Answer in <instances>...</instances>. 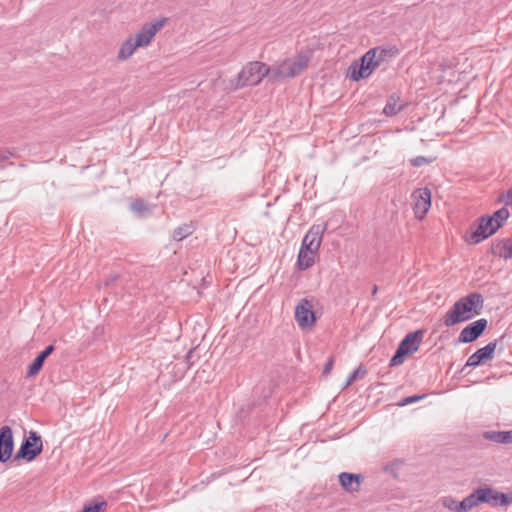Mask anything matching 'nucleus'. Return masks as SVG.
<instances>
[{
  "mask_svg": "<svg viewBox=\"0 0 512 512\" xmlns=\"http://www.w3.org/2000/svg\"><path fill=\"white\" fill-rule=\"evenodd\" d=\"M484 307V298L478 292L470 293L457 300L446 313L444 324L452 327L458 323L470 320L475 315H479Z\"/></svg>",
  "mask_w": 512,
  "mask_h": 512,
  "instance_id": "1",
  "label": "nucleus"
},
{
  "mask_svg": "<svg viewBox=\"0 0 512 512\" xmlns=\"http://www.w3.org/2000/svg\"><path fill=\"white\" fill-rule=\"evenodd\" d=\"M311 61V52H299L271 69V79L293 78L300 75Z\"/></svg>",
  "mask_w": 512,
  "mask_h": 512,
  "instance_id": "2",
  "label": "nucleus"
},
{
  "mask_svg": "<svg viewBox=\"0 0 512 512\" xmlns=\"http://www.w3.org/2000/svg\"><path fill=\"white\" fill-rule=\"evenodd\" d=\"M270 72L271 68L265 63L250 62L238 74L236 88L258 85Z\"/></svg>",
  "mask_w": 512,
  "mask_h": 512,
  "instance_id": "3",
  "label": "nucleus"
},
{
  "mask_svg": "<svg viewBox=\"0 0 512 512\" xmlns=\"http://www.w3.org/2000/svg\"><path fill=\"white\" fill-rule=\"evenodd\" d=\"M43 451V442L41 436L36 431H30L20 445L15 454L14 461L26 460L31 462L35 460Z\"/></svg>",
  "mask_w": 512,
  "mask_h": 512,
  "instance_id": "4",
  "label": "nucleus"
},
{
  "mask_svg": "<svg viewBox=\"0 0 512 512\" xmlns=\"http://www.w3.org/2000/svg\"><path fill=\"white\" fill-rule=\"evenodd\" d=\"M478 225L474 231L466 238V241L471 244H478L481 241L494 235L499 227L492 221L488 215H483L477 219Z\"/></svg>",
  "mask_w": 512,
  "mask_h": 512,
  "instance_id": "5",
  "label": "nucleus"
},
{
  "mask_svg": "<svg viewBox=\"0 0 512 512\" xmlns=\"http://www.w3.org/2000/svg\"><path fill=\"white\" fill-rule=\"evenodd\" d=\"M295 319L301 328L312 327L316 322L315 312L312 304L306 298L300 300L295 308Z\"/></svg>",
  "mask_w": 512,
  "mask_h": 512,
  "instance_id": "6",
  "label": "nucleus"
},
{
  "mask_svg": "<svg viewBox=\"0 0 512 512\" xmlns=\"http://www.w3.org/2000/svg\"><path fill=\"white\" fill-rule=\"evenodd\" d=\"M167 18H161L152 23H145L135 36L136 46L144 47L150 44L155 34L165 25Z\"/></svg>",
  "mask_w": 512,
  "mask_h": 512,
  "instance_id": "7",
  "label": "nucleus"
},
{
  "mask_svg": "<svg viewBox=\"0 0 512 512\" xmlns=\"http://www.w3.org/2000/svg\"><path fill=\"white\" fill-rule=\"evenodd\" d=\"M488 321L485 318L478 319L462 329L458 342L471 343L476 341L486 330Z\"/></svg>",
  "mask_w": 512,
  "mask_h": 512,
  "instance_id": "8",
  "label": "nucleus"
},
{
  "mask_svg": "<svg viewBox=\"0 0 512 512\" xmlns=\"http://www.w3.org/2000/svg\"><path fill=\"white\" fill-rule=\"evenodd\" d=\"M475 499H477V504L487 503L492 506H502V502H506V494L503 492H499L489 486L480 487L476 489L474 492Z\"/></svg>",
  "mask_w": 512,
  "mask_h": 512,
  "instance_id": "9",
  "label": "nucleus"
},
{
  "mask_svg": "<svg viewBox=\"0 0 512 512\" xmlns=\"http://www.w3.org/2000/svg\"><path fill=\"white\" fill-rule=\"evenodd\" d=\"M412 197L414 198L413 210L416 218L423 219L431 207V190L427 187L416 190Z\"/></svg>",
  "mask_w": 512,
  "mask_h": 512,
  "instance_id": "10",
  "label": "nucleus"
},
{
  "mask_svg": "<svg viewBox=\"0 0 512 512\" xmlns=\"http://www.w3.org/2000/svg\"><path fill=\"white\" fill-rule=\"evenodd\" d=\"M498 339L489 342L486 346L478 349L474 352L467 360L465 367H477L485 363L486 361L492 360L497 347Z\"/></svg>",
  "mask_w": 512,
  "mask_h": 512,
  "instance_id": "11",
  "label": "nucleus"
},
{
  "mask_svg": "<svg viewBox=\"0 0 512 512\" xmlns=\"http://www.w3.org/2000/svg\"><path fill=\"white\" fill-rule=\"evenodd\" d=\"M14 440L12 429L9 426L0 428V462L5 463L12 457Z\"/></svg>",
  "mask_w": 512,
  "mask_h": 512,
  "instance_id": "12",
  "label": "nucleus"
},
{
  "mask_svg": "<svg viewBox=\"0 0 512 512\" xmlns=\"http://www.w3.org/2000/svg\"><path fill=\"white\" fill-rule=\"evenodd\" d=\"M327 225V223L324 225H313L304 236L301 247L308 250L318 251L322 242V235L326 230Z\"/></svg>",
  "mask_w": 512,
  "mask_h": 512,
  "instance_id": "13",
  "label": "nucleus"
},
{
  "mask_svg": "<svg viewBox=\"0 0 512 512\" xmlns=\"http://www.w3.org/2000/svg\"><path fill=\"white\" fill-rule=\"evenodd\" d=\"M341 487L349 492L354 493L360 490V486L364 480L362 474L342 472L338 475Z\"/></svg>",
  "mask_w": 512,
  "mask_h": 512,
  "instance_id": "14",
  "label": "nucleus"
},
{
  "mask_svg": "<svg viewBox=\"0 0 512 512\" xmlns=\"http://www.w3.org/2000/svg\"><path fill=\"white\" fill-rule=\"evenodd\" d=\"M423 332L420 330L408 333L400 342L398 348L405 352L408 356L416 352L421 344Z\"/></svg>",
  "mask_w": 512,
  "mask_h": 512,
  "instance_id": "15",
  "label": "nucleus"
},
{
  "mask_svg": "<svg viewBox=\"0 0 512 512\" xmlns=\"http://www.w3.org/2000/svg\"><path fill=\"white\" fill-rule=\"evenodd\" d=\"M54 350L55 347L51 344L48 345L43 351H41L28 366L26 377L30 378L36 376L42 369L45 360L53 353Z\"/></svg>",
  "mask_w": 512,
  "mask_h": 512,
  "instance_id": "16",
  "label": "nucleus"
},
{
  "mask_svg": "<svg viewBox=\"0 0 512 512\" xmlns=\"http://www.w3.org/2000/svg\"><path fill=\"white\" fill-rule=\"evenodd\" d=\"M491 253L494 256L503 259H511L512 258V239H501L496 240L491 245Z\"/></svg>",
  "mask_w": 512,
  "mask_h": 512,
  "instance_id": "17",
  "label": "nucleus"
},
{
  "mask_svg": "<svg viewBox=\"0 0 512 512\" xmlns=\"http://www.w3.org/2000/svg\"><path fill=\"white\" fill-rule=\"evenodd\" d=\"M483 438L500 444H512V429L509 431H485Z\"/></svg>",
  "mask_w": 512,
  "mask_h": 512,
  "instance_id": "18",
  "label": "nucleus"
},
{
  "mask_svg": "<svg viewBox=\"0 0 512 512\" xmlns=\"http://www.w3.org/2000/svg\"><path fill=\"white\" fill-rule=\"evenodd\" d=\"M349 74L350 78L354 81H359L361 79H365L369 77L373 72L370 67L364 65L361 61L360 63L354 62L349 66Z\"/></svg>",
  "mask_w": 512,
  "mask_h": 512,
  "instance_id": "19",
  "label": "nucleus"
},
{
  "mask_svg": "<svg viewBox=\"0 0 512 512\" xmlns=\"http://www.w3.org/2000/svg\"><path fill=\"white\" fill-rule=\"evenodd\" d=\"M316 252L317 251L308 250L301 247L298 254L297 267L300 270H306L310 268L314 264V255Z\"/></svg>",
  "mask_w": 512,
  "mask_h": 512,
  "instance_id": "20",
  "label": "nucleus"
},
{
  "mask_svg": "<svg viewBox=\"0 0 512 512\" xmlns=\"http://www.w3.org/2000/svg\"><path fill=\"white\" fill-rule=\"evenodd\" d=\"M399 101H400V96L398 94L394 93L391 96H389L387 103L383 109V113L386 116H390V117L397 115L405 107L404 104H398Z\"/></svg>",
  "mask_w": 512,
  "mask_h": 512,
  "instance_id": "21",
  "label": "nucleus"
},
{
  "mask_svg": "<svg viewBox=\"0 0 512 512\" xmlns=\"http://www.w3.org/2000/svg\"><path fill=\"white\" fill-rule=\"evenodd\" d=\"M137 48H139V46H136V42H133L132 38H128L126 41L122 43L119 49L117 56L118 59L122 61L128 59Z\"/></svg>",
  "mask_w": 512,
  "mask_h": 512,
  "instance_id": "22",
  "label": "nucleus"
},
{
  "mask_svg": "<svg viewBox=\"0 0 512 512\" xmlns=\"http://www.w3.org/2000/svg\"><path fill=\"white\" fill-rule=\"evenodd\" d=\"M372 50H375V56L377 57V62L380 65L382 62L386 61L388 58L394 57L398 50L394 47L392 48H382V47H375L372 48Z\"/></svg>",
  "mask_w": 512,
  "mask_h": 512,
  "instance_id": "23",
  "label": "nucleus"
},
{
  "mask_svg": "<svg viewBox=\"0 0 512 512\" xmlns=\"http://www.w3.org/2000/svg\"><path fill=\"white\" fill-rule=\"evenodd\" d=\"M509 216L510 212L506 207H502L496 210L492 215H488V217L492 218V221L497 225V227H499V229L504 226Z\"/></svg>",
  "mask_w": 512,
  "mask_h": 512,
  "instance_id": "24",
  "label": "nucleus"
},
{
  "mask_svg": "<svg viewBox=\"0 0 512 512\" xmlns=\"http://www.w3.org/2000/svg\"><path fill=\"white\" fill-rule=\"evenodd\" d=\"M476 506H478L477 499H475L474 493L472 492L462 501H457L456 512H467Z\"/></svg>",
  "mask_w": 512,
  "mask_h": 512,
  "instance_id": "25",
  "label": "nucleus"
},
{
  "mask_svg": "<svg viewBox=\"0 0 512 512\" xmlns=\"http://www.w3.org/2000/svg\"><path fill=\"white\" fill-rule=\"evenodd\" d=\"M194 229L195 228L192 223L183 224L173 231V239L176 241H181L187 236L191 235Z\"/></svg>",
  "mask_w": 512,
  "mask_h": 512,
  "instance_id": "26",
  "label": "nucleus"
},
{
  "mask_svg": "<svg viewBox=\"0 0 512 512\" xmlns=\"http://www.w3.org/2000/svg\"><path fill=\"white\" fill-rule=\"evenodd\" d=\"M375 53V50L370 49L360 58V61L367 67H370L372 72L379 66Z\"/></svg>",
  "mask_w": 512,
  "mask_h": 512,
  "instance_id": "27",
  "label": "nucleus"
},
{
  "mask_svg": "<svg viewBox=\"0 0 512 512\" xmlns=\"http://www.w3.org/2000/svg\"><path fill=\"white\" fill-rule=\"evenodd\" d=\"M108 507V503L105 500L97 502H89L84 505L82 512H105Z\"/></svg>",
  "mask_w": 512,
  "mask_h": 512,
  "instance_id": "28",
  "label": "nucleus"
},
{
  "mask_svg": "<svg viewBox=\"0 0 512 512\" xmlns=\"http://www.w3.org/2000/svg\"><path fill=\"white\" fill-rule=\"evenodd\" d=\"M367 373V370L364 366L360 365L357 369H355L346 380L345 387L350 386L352 383H354L357 379L363 378Z\"/></svg>",
  "mask_w": 512,
  "mask_h": 512,
  "instance_id": "29",
  "label": "nucleus"
},
{
  "mask_svg": "<svg viewBox=\"0 0 512 512\" xmlns=\"http://www.w3.org/2000/svg\"><path fill=\"white\" fill-rule=\"evenodd\" d=\"M406 357H408V355L405 352H403L401 349L397 348L395 354L390 359L389 366L393 367V366L401 365L404 362Z\"/></svg>",
  "mask_w": 512,
  "mask_h": 512,
  "instance_id": "30",
  "label": "nucleus"
},
{
  "mask_svg": "<svg viewBox=\"0 0 512 512\" xmlns=\"http://www.w3.org/2000/svg\"><path fill=\"white\" fill-rule=\"evenodd\" d=\"M436 158L435 157H424V156H417L415 158H412L410 160V164L413 167H421L423 165L432 163Z\"/></svg>",
  "mask_w": 512,
  "mask_h": 512,
  "instance_id": "31",
  "label": "nucleus"
},
{
  "mask_svg": "<svg viewBox=\"0 0 512 512\" xmlns=\"http://www.w3.org/2000/svg\"><path fill=\"white\" fill-rule=\"evenodd\" d=\"M131 210L137 213H143L147 210V205L144 200L136 199L131 203Z\"/></svg>",
  "mask_w": 512,
  "mask_h": 512,
  "instance_id": "32",
  "label": "nucleus"
},
{
  "mask_svg": "<svg viewBox=\"0 0 512 512\" xmlns=\"http://www.w3.org/2000/svg\"><path fill=\"white\" fill-rule=\"evenodd\" d=\"M498 202L504 203L506 206H512V187L500 194Z\"/></svg>",
  "mask_w": 512,
  "mask_h": 512,
  "instance_id": "33",
  "label": "nucleus"
},
{
  "mask_svg": "<svg viewBox=\"0 0 512 512\" xmlns=\"http://www.w3.org/2000/svg\"><path fill=\"white\" fill-rule=\"evenodd\" d=\"M442 504L448 510L456 512L457 500L455 498L451 496L444 497L442 499Z\"/></svg>",
  "mask_w": 512,
  "mask_h": 512,
  "instance_id": "34",
  "label": "nucleus"
},
{
  "mask_svg": "<svg viewBox=\"0 0 512 512\" xmlns=\"http://www.w3.org/2000/svg\"><path fill=\"white\" fill-rule=\"evenodd\" d=\"M12 157H16V153L10 149L0 150V162L6 161Z\"/></svg>",
  "mask_w": 512,
  "mask_h": 512,
  "instance_id": "35",
  "label": "nucleus"
},
{
  "mask_svg": "<svg viewBox=\"0 0 512 512\" xmlns=\"http://www.w3.org/2000/svg\"><path fill=\"white\" fill-rule=\"evenodd\" d=\"M424 398V395H413V396H409V397H406L404 398L400 403L399 405L400 406H405V405H408V404H411V403H414L420 399Z\"/></svg>",
  "mask_w": 512,
  "mask_h": 512,
  "instance_id": "36",
  "label": "nucleus"
},
{
  "mask_svg": "<svg viewBox=\"0 0 512 512\" xmlns=\"http://www.w3.org/2000/svg\"><path fill=\"white\" fill-rule=\"evenodd\" d=\"M333 365H334V357L330 356L328 361L324 365L323 372H322L323 376H328L330 374V372L333 369Z\"/></svg>",
  "mask_w": 512,
  "mask_h": 512,
  "instance_id": "37",
  "label": "nucleus"
},
{
  "mask_svg": "<svg viewBox=\"0 0 512 512\" xmlns=\"http://www.w3.org/2000/svg\"><path fill=\"white\" fill-rule=\"evenodd\" d=\"M398 466H399V462L398 461H394V462L386 465L384 467V470L386 472H390L391 474H393L394 477H397Z\"/></svg>",
  "mask_w": 512,
  "mask_h": 512,
  "instance_id": "38",
  "label": "nucleus"
},
{
  "mask_svg": "<svg viewBox=\"0 0 512 512\" xmlns=\"http://www.w3.org/2000/svg\"><path fill=\"white\" fill-rule=\"evenodd\" d=\"M506 494V502H502V506H507L512 503V491Z\"/></svg>",
  "mask_w": 512,
  "mask_h": 512,
  "instance_id": "39",
  "label": "nucleus"
},
{
  "mask_svg": "<svg viewBox=\"0 0 512 512\" xmlns=\"http://www.w3.org/2000/svg\"><path fill=\"white\" fill-rule=\"evenodd\" d=\"M194 353V349H191L187 355H186V361L189 362V360L191 359L192 357V354Z\"/></svg>",
  "mask_w": 512,
  "mask_h": 512,
  "instance_id": "40",
  "label": "nucleus"
},
{
  "mask_svg": "<svg viewBox=\"0 0 512 512\" xmlns=\"http://www.w3.org/2000/svg\"><path fill=\"white\" fill-rule=\"evenodd\" d=\"M377 290H378L377 286H374L372 294L375 295L377 293Z\"/></svg>",
  "mask_w": 512,
  "mask_h": 512,
  "instance_id": "41",
  "label": "nucleus"
}]
</instances>
